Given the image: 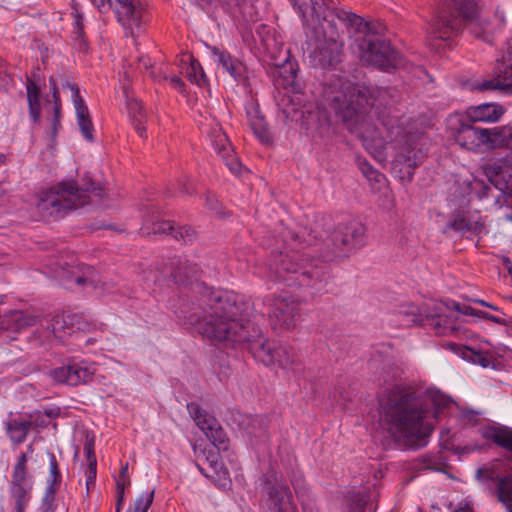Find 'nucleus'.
<instances>
[{
    "mask_svg": "<svg viewBox=\"0 0 512 512\" xmlns=\"http://www.w3.org/2000/svg\"><path fill=\"white\" fill-rule=\"evenodd\" d=\"M324 99L344 125L359 134L367 151L380 163L387 160L389 143L398 149L397 161L415 168L419 158L414 150L415 136L404 127V121L390 114L373 113L370 90L346 79L331 82Z\"/></svg>",
    "mask_w": 512,
    "mask_h": 512,
    "instance_id": "obj_1",
    "label": "nucleus"
},
{
    "mask_svg": "<svg viewBox=\"0 0 512 512\" xmlns=\"http://www.w3.org/2000/svg\"><path fill=\"white\" fill-rule=\"evenodd\" d=\"M255 305L247 296L234 291L213 292L203 301L202 315H193L190 321L204 337L244 344L257 361L271 367L277 342L266 339L251 321V317L256 318Z\"/></svg>",
    "mask_w": 512,
    "mask_h": 512,
    "instance_id": "obj_2",
    "label": "nucleus"
},
{
    "mask_svg": "<svg viewBox=\"0 0 512 512\" xmlns=\"http://www.w3.org/2000/svg\"><path fill=\"white\" fill-rule=\"evenodd\" d=\"M378 402L383 422L395 442L406 448L426 444L432 427L425 421L428 410L416 392L395 385L385 389Z\"/></svg>",
    "mask_w": 512,
    "mask_h": 512,
    "instance_id": "obj_3",
    "label": "nucleus"
},
{
    "mask_svg": "<svg viewBox=\"0 0 512 512\" xmlns=\"http://www.w3.org/2000/svg\"><path fill=\"white\" fill-rule=\"evenodd\" d=\"M275 280L297 282L320 291L327 283L328 271L322 261H310L298 252H279L269 266Z\"/></svg>",
    "mask_w": 512,
    "mask_h": 512,
    "instance_id": "obj_4",
    "label": "nucleus"
},
{
    "mask_svg": "<svg viewBox=\"0 0 512 512\" xmlns=\"http://www.w3.org/2000/svg\"><path fill=\"white\" fill-rule=\"evenodd\" d=\"M297 7L305 25L314 29L336 23L345 26L349 31L363 32L367 30V21L351 11L331 6L328 0H291Z\"/></svg>",
    "mask_w": 512,
    "mask_h": 512,
    "instance_id": "obj_5",
    "label": "nucleus"
},
{
    "mask_svg": "<svg viewBox=\"0 0 512 512\" xmlns=\"http://www.w3.org/2000/svg\"><path fill=\"white\" fill-rule=\"evenodd\" d=\"M88 203V194L74 181L62 182L40 194L36 209L43 220L63 217L71 210Z\"/></svg>",
    "mask_w": 512,
    "mask_h": 512,
    "instance_id": "obj_6",
    "label": "nucleus"
},
{
    "mask_svg": "<svg viewBox=\"0 0 512 512\" xmlns=\"http://www.w3.org/2000/svg\"><path fill=\"white\" fill-rule=\"evenodd\" d=\"M349 32L355 36V46L363 62L384 71L404 66L403 57L393 49L389 42L381 40L372 31L369 22H367L366 31Z\"/></svg>",
    "mask_w": 512,
    "mask_h": 512,
    "instance_id": "obj_7",
    "label": "nucleus"
},
{
    "mask_svg": "<svg viewBox=\"0 0 512 512\" xmlns=\"http://www.w3.org/2000/svg\"><path fill=\"white\" fill-rule=\"evenodd\" d=\"M510 130L505 127L481 128L462 124L455 134V141L461 147L473 152H486L505 145Z\"/></svg>",
    "mask_w": 512,
    "mask_h": 512,
    "instance_id": "obj_8",
    "label": "nucleus"
},
{
    "mask_svg": "<svg viewBox=\"0 0 512 512\" xmlns=\"http://www.w3.org/2000/svg\"><path fill=\"white\" fill-rule=\"evenodd\" d=\"M457 15L442 11L431 23V34L435 38L448 40L457 35L464 20H472L477 14V6L472 0H452Z\"/></svg>",
    "mask_w": 512,
    "mask_h": 512,
    "instance_id": "obj_9",
    "label": "nucleus"
},
{
    "mask_svg": "<svg viewBox=\"0 0 512 512\" xmlns=\"http://www.w3.org/2000/svg\"><path fill=\"white\" fill-rule=\"evenodd\" d=\"M442 305L435 306V312L427 313L425 319L419 312V308L410 305L408 309L401 310V314L405 318L403 320L405 325L409 324H422L429 326L438 335H451L457 331L456 317L453 314H448L443 311Z\"/></svg>",
    "mask_w": 512,
    "mask_h": 512,
    "instance_id": "obj_10",
    "label": "nucleus"
},
{
    "mask_svg": "<svg viewBox=\"0 0 512 512\" xmlns=\"http://www.w3.org/2000/svg\"><path fill=\"white\" fill-rule=\"evenodd\" d=\"M37 463L38 475L46 485V491L43 497L44 512H52L55 494L62 479L59 464L55 455L48 451L38 455Z\"/></svg>",
    "mask_w": 512,
    "mask_h": 512,
    "instance_id": "obj_11",
    "label": "nucleus"
},
{
    "mask_svg": "<svg viewBox=\"0 0 512 512\" xmlns=\"http://www.w3.org/2000/svg\"><path fill=\"white\" fill-rule=\"evenodd\" d=\"M322 35L323 39L319 41L314 57L321 66H332L341 60L343 32L339 30L337 23H332L322 26Z\"/></svg>",
    "mask_w": 512,
    "mask_h": 512,
    "instance_id": "obj_12",
    "label": "nucleus"
},
{
    "mask_svg": "<svg viewBox=\"0 0 512 512\" xmlns=\"http://www.w3.org/2000/svg\"><path fill=\"white\" fill-rule=\"evenodd\" d=\"M269 319L273 329L290 330L296 325L299 303L288 295L275 296L268 300Z\"/></svg>",
    "mask_w": 512,
    "mask_h": 512,
    "instance_id": "obj_13",
    "label": "nucleus"
},
{
    "mask_svg": "<svg viewBox=\"0 0 512 512\" xmlns=\"http://www.w3.org/2000/svg\"><path fill=\"white\" fill-rule=\"evenodd\" d=\"M95 373V364L86 361H79L52 369L49 372V375L56 383L76 387L90 383L93 380Z\"/></svg>",
    "mask_w": 512,
    "mask_h": 512,
    "instance_id": "obj_14",
    "label": "nucleus"
},
{
    "mask_svg": "<svg viewBox=\"0 0 512 512\" xmlns=\"http://www.w3.org/2000/svg\"><path fill=\"white\" fill-rule=\"evenodd\" d=\"M475 89L484 90H512V37L507 40L506 50L495 68V77L484 80L475 85Z\"/></svg>",
    "mask_w": 512,
    "mask_h": 512,
    "instance_id": "obj_15",
    "label": "nucleus"
},
{
    "mask_svg": "<svg viewBox=\"0 0 512 512\" xmlns=\"http://www.w3.org/2000/svg\"><path fill=\"white\" fill-rule=\"evenodd\" d=\"M365 227L361 223H350L339 227L332 234L334 253L336 256H347L364 244Z\"/></svg>",
    "mask_w": 512,
    "mask_h": 512,
    "instance_id": "obj_16",
    "label": "nucleus"
},
{
    "mask_svg": "<svg viewBox=\"0 0 512 512\" xmlns=\"http://www.w3.org/2000/svg\"><path fill=\"white\" fill-rule=\"evenodd\" d=\"M114 11L120 24L134 36L146 22V10L140 0H114Z\"/></svg>",
    "mask_w": 512,
    "mask_h": 512,
    "instance_id": "obj_17",
    "label": "nucleus"
},
{
    "mask_svg": "<svg viewBox=\"0 0 512 512\" xmlns=\"http://www.w3.org/2000/svg\"><path fill=\"white\" fill-rule=\"evenodd\" d=\"M190 416L206 437L218 449H226V435L217 420L200 408L197 403L187 405Z\"/></svg>",
    "mask_w": 512,
    "mask_h": 512,
    "instance_id": "obj_18",
    "label": "nucleus"
},
{
    "mask_svg": "<svg viewBox=\"0 0 512 512\" xmlns=\"http://www.w3.org/2000/svg\"><path fill=\"white\" fill-rule=\"evenodd\" d=\"M268 509L270 512H296L292 493L282 479L269 481L266 487Z\"/></svg>",
    "mask_w": 512,
    "mask_h": 512,
    "instance_id": "obj_19",
    "label": "nucleus"
},
{
    "mask_svg": "<svg viewBox=\"0 0 512 512\" xmlns=\"http://www.w3.org/2000/svg\"><path fill=\"white\" fill-rule=\"evenodd\" d=\"M27 456L22 454L15 465L12 475V495L16 503V512H25L29 505V485L26 478Z\"/></svg>",
    "mask_w": 512,
    "mask_h": 512,
    "instance_id": "obj_20",
    "label": "nucleus"
},
{
    "mask_svg": "<svg viewBox=\"0 0 512 512\" xmlns=\"http://www.w3.org/2000/svg\"><path fill=\"white\" fill-rule=\"evenodd\" d=\"M72 323L71 316L65 315H44L43 313L34 314V326L38 325V330L53 334L56 338L63 339L66 334L75 333L73 328L68 327Z\"/></svg>",
    "mask_w": 512,
    "mask_h": 512,
    "instance_id": "obj_21",
    "label": "nucleus"
},
{
    "mask_svg": "<svg viewBox=\"0 0 512 512\" xmlns=\"http://www.w3.org/2000/svg\"><path fill=\"white\" fill-rule=\"evenodd\" d=\"M68 87L72 92L73 103L76 110L77 123L81 130V133L86 140L92 142L94 140V127L90 118L89 110L80 96L78 86L76 84H68Z\"/></svg>",
    "mask_w": 512,
    "mask_h": 512,
    "instance_id": "obj_22",
    "label": "nucleus"
},
{
    "mask_svg": "<svg viewBox=\"0 0 512 512\" xmlns=\"http://www.w3.org/2000/svg\"><path fill=\"white\" fill-rule=\"evenodd\" d=\"M140 230L143 235H150L152 233L172 234L175 239L182 240L183 242L192 241L194 238V231L190 227H179L176 229L169 221H158L153 223L152 227L145 222Z\"/></svg>",
    "mask_w": 512,
    "mask_h": 512,
    "instance_id": "obj_23",
    "label": "nucleus"
},
{
    "mask_svg": "<svg viewBox=\"0 0 512 512\" xmlns=\"http://www.w3.org/2000/svg\"><path fill=\"white\" fill-rule=\"evenodd\" d=\"M74 284L81 287H91L93 289L103 287L98 273L90 266L85 265L79 267V271H72L66 275V287L72 288Z\"/></svg>",
    "mask_w": 512,
    "mask_h": 512,
    "instance_id": "obj_24",
    "label": "nucleus"
},
{
    "mask_svg": "<svg viewBox=\"0 0 512 512\" xmlns=\"http://www.w3.org/2000/svg\"><path fill=\"white\" fill-rule=\"evenodd\" d=\"M503 114V107L495 103L480 104L468 110V116L474 122H497Z\"/></svg>",
    "mask_w": 512,
    "mask_h": 512,
    "instance_id": "obj_25",
    "label": "nucleus"
},
{
    "mask_svg": "<svg viewBox=\"0 0 512 512\" xmlns=\"http://www.w3.org/2000/svg\"><path fill=\"white\" fill-rule=\"evenodd\" d=\"M484 439L512 452V429L506 426H488L481 430Z\"/></svg>",
    "mask_w": 512,
    "mask_h": 512,
    "instance_id": "obj_26",
    "label": "nucleus"
},
{
    "mask_svg": "<svg viewBox=\"0 0 512 512\" xmlns=\"http://www.w3.org/2000/svg\"><path fill=\"white\" fill-rule=\"evenodd\" d=\"M211 53L214 63H216L218 66H221L222 69L234 79H238L242 69V63L240 61L234 59L226 51H222L216 47L211 49Z\"/></svg>",
    "mask_w": 512,
    "mask_h": 512,
    "instance_id": "obj_27",
    "label": "nucleus"
},
{
    "mask_svg": "<svg viewBox=\"0 0 512 512\" xmlns=\"http://www.w3.org/2000/svg\"><path fill=\"white\" fill-rule=\"evenodd\" d=\"M207 133L211 145L222 158L228 157L233 152L227 135L218 123H214Z\"/></svg>",
    "mask_w": 512,
    "mask_h": 512,
    "instance_id": "obj_28",
    "label": "nucleus"
},
{
    "mask_svg": "<svg viewBox=\"0 0 512 512\" xmlns=\"http://www.w3.org/2000/svg\"><path fill=\"white\" fill-rule=\"evenodd\" d=\"M272 367H279L284 370H292L297 365V355L294 350L286 345L277 343L274 351Z\"/></svg>",
    "mask_w": 512,
    "mask_h": 512,
    "instance_id": "obj_29",
    "label": "nucleus"
},
{
    "mask_svg": "<svg viewBox=\"0 0 512 512\" xmlns=\"http://www.w3.org/2000/svg\"><path fill=\"white\" fill-rule=\"evenodd\" d=\"M250 126L256 135V137L265 144L271 142V135L267 128L265 119L258 115V111L255 109L253 112H248Z\"/></svg>",
    "mask_w": 512,
    "mask_h": 512,
    "instance_id": "obj_30",
    "label": "nucleus"
},
{
    "mask_svg": "<svg viewBox=\"0 0 512 512\" xmlns=\"http://www.w3.org/2000/svg\"><path fill=\"white\" fill-rule=\"evenodd\" d=\"M243 424L247 433L254 437L264 435L268 429V421L264 416H247Z\"/></svg>",
    "mask_w": 512,
    "mask_h": 512,
    "instance_id": "obj_31",
    "label": "nucleus"
},
{
    "mask_svg": "<svg viewBox=\"0 0 512 512\" xmlns=\"http://www.w3.org/2000/svg\"><path fill=\"white\" fill-rule=\"evenodd\" d=\"M497 492L498 498L504 504L506 510L512 512V475L499 480Z\"/></svg>",
    "mask_w": 512,
    "mask_h": 512,
    "instance_id": "obj_32",
    "label": "nucleus"
},
{
    "mask_svg": "<svg viewBox=\"0 0 512 512\" xmlns=\"http://www.w3.org/2000/svg\"><path fill=\"white\" fill-rule=\"evenodd\" d=\"M128 110L129 114L133 118V125L139 136L144 137L145 136V126H144V111L141 106V103L138 101H131L128 103Z\"/></svg>",
    "mask_w": 512,
    "mask_h": 512,
    "instance_id": "obj_33",
    "label": "nucleus"
},
{
    "mask_svg": "<svg viewBox=\"0 0 512 512\" xmlns=\"http://www.w3.org/2000/svg\"><path fill=\"white\" fill-rule=\"evenodd\" d=\"M187 59L190 65L187 67L186 76L191 82L196 83L198 86L204 85L206 83V76L201 64L191 55H188Z\"/></svg>",
    "mask_w": 512,
    "mask_h": 512,
    "instance_id": "obj_34",
    "label": "nucleus"
},
{
    "mask_svg": "<svg viewBox=\"0 0 512 512\" xmlns=\"http://www.w3.org/2000/svg\"><path fill=\"white\" fill-rule=\"evenodd\" d=\"M73 16H74L73 30H72L73 39H74L77 47L80 50L85 51L87 49V42H86V38L84 35L83 18L78 13V11H75L73 13Z\"/></svg>",
    "mask_w": 512,
    "mask_h": 512,
    "instance_id": "obj_35",
    "label": "nucleus"
},
{
    "mask_svg": "<svg viewBox=\"0 0 512 512\" xmlns=\"http://www.w3.org/2000/svg\"><path fill=\"white\" fill-rule=\"evenodd\" d=\"M29 431L28 425L24 422L11 420L7 424V433L14 443H21Z\"/></svg>",
    "mask_w": 512,
    "mask_h": 512,
    "instance_id": "obj_36",
    "label": "nucleus"
},
{
    "mask_svg": "<svg viewBox=\"0 0 512 512\" xmlns=\"http://www.w3.org/2000/svg\"><path fill=\"white\" fill-rule=\"evenodd\" d=\"M198 469L206 477L213 478L219 485L225 487L229 482V473L221 461L215 462L211 467L213 474H209L204 468L198 465Z\"/></svg>",
    "mask_w": 512,
    "mask_h": 512,
    "instance_id": "obj_37",
    "label": "nucleus"
},
{
    "mask_svg": "<svg viewBox=\"0 0 512 512\" xmlns=\"http://www.w3.org/2000/svg\"><path fill=\"white\" fill-rule=\"evenodd\" d=\"M198 469L206 477L213 478L219 485L225 487L229 482V473L221 461L215 462L211 467L213 474H209L204 468L198 465Z\"/></svg>",
    "mask_w": 512,
    "mask_h": 512,
    "instance_id": "obj_38",
    "label": "nucleus"
},
{
    "mask_svg": "<svg viewBox=\"0 0 512 512\" xmlns=\"http://www.w3.org/2000/svg\"><path fill=\"white\" fill-rule=\"evenodd\" d=\"M59 415V408L50 407L34 411V426H46Z\"/></svg>",
    "mask_w": 512,
    "mask_h": 512,
    "instance_id": "obj_39",
    "label": "nucleus"
},
{
    "mask_svg": "<svg viewBox=\"0 0 512 512\" xmlns=\"http://www.w3.org/2000/svg\"><path fill=\"white\" fill-rule=\"evenodd\" d=\"M344 512H364L365 501L357 493H349L345 496Z\"/></svg>",
    "mask_w": 512,
    "mask_h": 512,
    "instance_id": "obj_40",
    "label": "nucleus"
},
{
    "mask_svg": "<svg viewBox=\"0 0 512 512\" xmlns=\"http://www.w3.org/2000/svg\"><path fill=\"white\" fill-rule=\"evenodd\" d=\"M59 110H60V107L56 104L54 107L55 116L50 123V130L47 134V137L45 138L46 147L50 151V153L53 152V150L55 149V145H56L55 139H56V134H57L58 126H59V119H58Z\"/></svg>",
    "mask_w": 512,
    "mask_h": 512,
    "instance_id": "obj_41",
    "label": "nucleus"
},
{
    "mask_svg": "<svg viewBox=\"0 0 512 512\" xmlns=\"http://www.w3.org/2000/svg\"><path fill=\"white\" fill-rule=\"evenodd\" d=\"M154 499V491L142 493L134 502L128 512H147Z\"/></svg>",
    "mask_w": 512,
    "mask_h": 512,
    "instance_id": "obj_42",
    "label": "nucleus"
},
{
    "mask_svg": "<svg viewBox=\"0 0 512 512\" xmlns=\"http://www.w3.org/2000/svg\"><path fill=\"white\" fill-rule=\"evenodd\" d=\"M197 269L195 266H181L178 267L173 277L178 283H185L186 281L192 279L196 273Z\"/></svg>",
    "mask_w": 512,
    "mask_h": 512,
    "instance_id": "obj_43",
    "label": "nucleus"
},
{
    "mask_svg": "<svg viewBox=\"0 0 512 512\" xmlns=\"http://www.w3.org/2000/svg\"><path fill=\"white\" fill-rule=\"evenodd\" d=\"M95 437L92 434L87 433L85 436L84 453L89 463H97L96 455L94 452Z\"/></svg>",
    "mask_w": 512,
    "mask_h": 512,
    "instance_id": "obj_44",
    "label": "nucleus"
},
{
    "mask_svg": "<svg viewBox=\"0 0 512 512\" xmlns=\"http://www.w3.org/2000/svg\"><path fill=\"white\" fill-rule=\"evenodd\" d=\"M97 475V463H89L85 470V483L87 494L95 487V480Z\"/></svg>",
    "mask_w": 512,
    "mask_h": 512,
    "instance_id": "obj_45",
    "label": "nucleus"
},
{
    "mask_svg": "<svg viewBox=\"0 0 512 512\" xmlns=\"http://www.w3.org/2000/svg\"><path fill=\"white\" fill-rule=\"evenodd\" d=\"M362 172L369 181L381 183L382 181L385 180V176L382 173L378 172L376 169H374L370 164H364L362 166Z\"/></svg>",
    "mask_w": 512,
    "mask_h": 512,
    "instance_id": "obj_46",
    "label": "nucleus"
},
{
    "mask_svg": "<svg viewBox=\"0 0 512 512\" xmlns=\"http://www.w3.org/2000/svg\"><path fill=\"white\" fill-rule=\"evenodd\" d=\"M130 484V479L129 477H126V478H121L119 477L117 479V482H116V485H117V494H118V502H117V507H116V511L119 512L120 510V506H121V503L123 501V497H124V490H125V487L127 485Z\"/></svg>",
    "mask_w": 512,
    "mask_h": 512,
    "instance_id": "obj_47",
    "label": "nucleus"
},
{
    "mask_svg": "<svg viewBox=\"0 0 512 512\" xmlns=\"http://www.w3.org/2000/svg\"><path fill=\"white\" fill-rule=\"evenodd\" d=\"M431 399L437 410L447 407L451 402L450 398L441 392L433 393Z\"/></svg>",
    "mask_w": 512,
    "mask_h": 512,
    "instance_id": "obj_48",
    "label": "nucleus"
},
{
    "mask_svg": "<svg viewBox=\"0 0 512 512\" xmlns=\"http://www.w3.org/2000/svg\"><path fill=\"white\" fill-rule=\"evenodd\" d=\"M223 160L225 161L226 165L228 166L229 170L232 173L236 175H239L241 173L242 164L237 158L234 157L233 152H231V154L228 157L223 158Z\"/></svg>",
    "mask_w": 512,
    "mask_h": 512,
    "instance_id": "obj_49",
    "label": "nucleus"
},
{
    "mask_svg": "<svg viewBox=\"0 0 512 512\" xmlns=\"http://www.w3.org/2000/svg\"><path fill=\"white\" fill-rule=\"evenodd\" d=\"M91 2L100 12H107L114 8V0H91Z\"/></svg>",
    "mask_w": 512,
    "mask_h": 512,
    "instance_id": "obj_50",
    "label": "nucleus"
},
{
    "mask_svg": "<svg viewBox=\"0 0 512 512\" xmlns=\"http://www.w3.org/2000/svg\"><path fill=\"white\" fill-rule=\"evenodd\" d=\"M453 308L456 311H458V312H460V313H462L464 315H474V316H484L485 315V313H483L481 311H476L475 309H473L471 307L465 306V307L462 308L460 306V304H458V303H454L453 304Z\"/></svg>",
    "mask_w": 512,
    "mask_h": 512,
    "instance_id": "obj_51",
    "label": "nucleus"
},
{
    "mask_svg": "<svg viewBox=\"0 0 512 512\" xmlns=\"http://www.w3.org/2000/svg\"><path fill=\"white\" fill-rule=\"evenodd\" d=\"M502 171V166L500 164H497V163H493V164H490V165H487L486 168H485V173L486 175L489 177L490 181L493 183V177L494 176H497L501 173Z\"/></svg>",
    "mask_w": 512,
    "mask_h": 512,
    "instance_id": "obj_52",
    "label": "nucleus"
},
{
    "mask_svg": "<svg viewBox=\"0 0 512 512\" xmlns=\"http://www.w3.org/2000/svg\"><path fill=\"white\" fill-rule=\"evenodd\" d=\"M284 72H289V76L286 77V85H292L294 82V78L296 76V70L294 69L292 64H288L284 66L283 68Z\"/></svg>",
    "mask_w": 512,
    "mask_h": 512,
    "instance_id": "obj_53",
    "label": "nucleus"
},
{
    "mask_svg": "<svg viewBox=\"0 0 512 512\" xmlns=\"http://www.w3.org/2000/svg\"><path fill=\"white\" fill-rule=\"evenodd\" d=\"M443 347L446 348V349H449L455 353H460L462 352L465 347L462 346V345H459L457 343H454V342H447V343H444L443 344Z\"/></svg>",
    "mask_w": 512,
    "mask_h": 512,
    "instance_id": "obj_54",
    "label": "nucleus"
},
{
    "mask_svg": "<svg viewBox=\"0 0 512 512\" xmlns=\"http://www.w3.org/2000/svg\"><path fill=\"white\" fill-rule=\"evenodd\" d=\"M452 512H474L467 502H460Z\"/></svg>",
    "mask_w": 512,
    "mask_h": 512,
    "instance_id": "obj_55",
    "label": "nucleus"
},
{
    "mask_svg": "<svg viewBox=\"0 0 512 512\" xmlns=\"http://www.w3.org/2000/svg\"><path fill=\"white\" fill-rule=\"evenodd\" d=\"M169 80H170L171 85L174 88H176L178 90H182L184 83L178 76H172L169 78Z\"/></svg>",
    "mask_w": 512,
    "mask_h": 512,
    "instance_id": "obj_56",
    "label": "nucleus"
},
{
    "mask_svg": "<svg viewBox=\"0 0 512 512\" xmlns=\"http://www.w3.org/2000/svg\"><path fill=\"white\" fill-rule=\"evenodd\" d=\"M27 89V101L29 105V109L32 112V82L28 79V83L26 85Z\"/></svg>",
    "mask_w": 512,
    "mask_h": 512,
    "instance_id": "obj_57",
    "label": "nucleus"
},
{
    "mask_svg": "<svg viewBox=\"0 0 512 512\" xmlns=\"http://www.w3.org/2000/svg\"><path fill=\"white\" fill-rule=\"evenodd\" d=\"M40 53L42 55L43 64L46 65L47 59L49 58L51 51L47 47H41Z\"/></svg>",
    "mask_w": 512,
    "mask_h": 512,
    "instance_id": "obj_58",
    "label": "nucleus"
},
{
    "mask_svg": "<svg viewBox=\"0 0 512 512\" xmlns=\"http://www.w3.org/2000/svg\"><path fill=\"white\" fill-rule=\"evenodd\" d=\"M219 456L217 453H209L207 457V462L209 463L210 468L213 467L215 462H219Z\"/></svg>",
    "mask_w": 512,
    "mask_h": 512,
    "instance_id": "obj_59",
    "label": "nucleus"
},
{
    "mask_svg": "<svg viewBox=\"0 0 512 512\" xmlns=\"http://www.w3.org/2000/svg\"><path fill=\"white\" fill-rule=\"evenodd\" d=\"M139 61L145 69H148L152 66L151 59L148 57H141Z\"/></svg>",
    "mask_w": 512,
    "mask_h": 512,
    "instance_id": "obj_60",
    "label": "nucleus"
},
{
    "mask_svg": "<svg viewBox=\"0 0 512 512\" xmlns=\"http://www.w3.org/2000/svg\"><path fill=\"white\" fill-rule=\"evenodd\" d=\"M119 477H121V478L128 477V464L127 463L121 467Z\"/></svg>",
    "mask_w": 512,
    "mask_h": 512,
    "instance_id": "obj_61",
    "label": "nucleus"
},
{
    "mask_svg": "<svg viewBox=\"0 0 512 512\" xmlns=\"http://www.w3.org/2000/svg\"><path fill=\"white\" fill-rule=\"evenodd\" d=\"M476 302H477V303H479V304H480V305H482V306H486V307H489V308H491V309H493V310H497V307H495V306H493V305H491V304L487 303V302H486V301H484V300H476Z\"/></svg>",
    "mask_w": 512,
    "mask_h": 512,
    "instance_id": "obj_62",
    "label": "nucleus"
},
{
    "mask_svg": "<svg viewBox=\"0 0 512 512\" xmlns=\"http://www.w3.org/2000/svg\"><path fill=\"white\" fill-rule=\"evenodd\" d=\"M182 192L191 193L192 191H191L190 187H187L186 183H183Z\"/></svg>",
    "mask_w": 512,
    "mask_h": 512,
    "instance_id": "obj_63",
    "label": "nucleus"
},
{
    "mask_svg": "<svg viewBox=\"0 0 512 512\" xmlns=\"http://www.w3.org/2000/svg\"><path fill=\"white\" fill-rule=\"evenodd\" d=\"M11 317L14 319V320H19L20 317H21V314L19 312H13L11 314Z\"/></svg>",
    "mask_w": 512,
    "mask_h": 512,
    "instance_id": "obj_64",
    "label": "nucleus"
}]
</instances>
